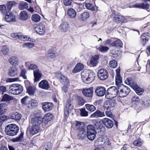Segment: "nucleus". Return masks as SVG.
<instances>
[{"instance_id":"f257e3e1","label":"nucleus","mask_w":150,"mask_h":150,"mask_svg":"<svg viewBox=\"0 0 150 150\" xmlns=\"http://www.w3.org/2000/svg\"><path fill=\"white\" fill-rule=\"evenodd\" d=\"M81 78L83 81L86 83H90L93 82L95 78L94 73L91 70H84L81 73Z\"/></svg>"},{"instance_id":"f03ea898","label":"nucleus","mask_w":150,"mask_h":150,"mask_svg":"<svg viewBox=\"0 0 150 150\" xmlns=\"http://www.w3.org/2000/svg\"><path fill=\"white\" fill-rule=\"evenodd\" d=\"M95 145L100 149L103 148L105 149L110 146L111 143L108 138L101 137L98 138L96 141Z\"/></svg>"},{"instance_id":"7ed1b4c3","label":"nucleus","mask_w":150,"mask_h":150,"mask_svg":"<svg viewBox=\"0 0 150 150\" xmlns=\"http://www.w3.org/2000/svg\"><path fill=\"white\" fill-rule=\"evenodd\" d=\"M19 128L16 125L11 124L7 125L5 127V132L7 135L14 136L18 132Z\"/></svg>"},{"instance_id":"20e7f679","label":"nucleus","mask_w":150,"mask_h":150,"mask_svg":"<svg viewBox=\"0 0 150 150\" xmlns=\"http://www.w3.org/2000/svg\"><path fill=\"white\" fill-rule=\"evenodd\" d=\"M23 87L18 84H13L11 85L9 87V92L13 95H18L23 91Z\"/></svg>"},{"instance_id":"39448f33","label":"nucleus","mask_w":150,"mask_h":150,"mask_svg":"<svg viewBox=\"0 0 150 150\" xmlns=\"http://www.w3.org/2000/svg\"><path fill=\"white\" fill-rule=\"evenodd\" d=\"M118 95V89L115 86H112L108 88L106 91L105 97L107 98H113Z\"/></svg>"},{"instance_id":"423d86ee","label":"nucleus","mask_w":150,"mask_h":150,"mask_svg":"<svg viewBox=\"0 0 150 150\" xmlns=\"http://www.w3.org/2000/svg\"><path fill=\"white\" fill-rule=\"evenodd\" d=\"M130 91V90L128 87L122 85L118 88V95L121 98L126 96Z\"/></svg>"},{"instance_id":"0eeeda50","label":"nucleus","mask_w":150,"mask_h":150,"mask_svg":"<svg viewBox=\"0 0 150 150\" xmlns=\"http://www.w3.org/2000/svg\"><path fill=\"white\" fill-rule=\"evenodd\" d=\"M116 105V101L114 99L108 100L104 103V109L107 110H113Z\"/></svg>"},{"instance_id":"6e6552de","label":"nucleus","mask_w":150,"mask_h":150,"mask_svg":"<svg viewBox=\"0 0 150 150\" xmlns=\"http://www.w3.org/2000/svg\"><path fill=\"white\" fill-rule=\"evenodd\" d=\"M45 24L44 22L39 23L35 28L36 32L40 35H44L45 31Z\"/></svg>"},{"instance_id":"1a4fd4ad","label":"nucleus","mask_w":150,"mask_h":150,"mask_svg":"<svg viewBox=\"0 0 150 150\" xmlns=\"http://www.w3.org/2000/svg\"><path fill=\"white\" fill-rule=\"evenodd\" d=\"M108 75L107 71L104 69H102L98 71V76L99 78L102 80L106 79Z\"/></svg>"},{"instance_id":"9d476101","label":"nucleus","mask_w":150,"mask_h":150,"mask_svg":"<svg viewBox=\"0 0 150 150\" xmlns=\"http://www.w3.org/2000/svg\"><path fill=\"white\" fill-rule=\"evenodd\" d=\"M105 88L102 86H99L96 87L95 93L98 96L102 97L105 93Z\"/></svg>"},{"instance_id":"9b49d317","label":"nucleus","mask_w":150,"mask_h":150,"mask_svg":"<svg viewBox=\"0 0 150 150\" xmlns=\"http://www.w3.org/2000/svg\"><path fill=\"white\" fill-rule=\"evenodd\" d=\"M72 101V99H69L68 100L66 104V106L65 107L64 110V114L66 116H67L69 115V110H70L73 108Z\"/></svg>"},{"instance_id":"f8f14e48","label":"nucleus","mask_w":150,"mask_h":150,"mask_svg":"<svg viewBox=\"0 0 150 150\" xmlns=\"http://www.w3.org/2000/svg\"><path fill=\"white\" fill-rule=\"evenodd\" d=\"M112 16H113L114 20L115 22L118 23H123L126 22V20L124 17L121 16L113 13Z\"/></svg>"},{"instance_id":"ddd939ff","label":"nucleus","mask_w":150,"mask_h":150,"mask_svg":"<svg viewBox=\"0 0 150 150\" xmlns=\"http://www.w3.org/2000/svg\"><path fill=\"white\" fill-rule=\"evenodd\" d=\"M43 118L40 117L33 118L32 119L31 123L32 125L40 127V124L42 122Z\"/></svg>"},{"instance_id":"4468645a","label":"nucleus","mask_w":150,"mask_h":150,"mask_svg":"<svg viewBox=\"0 0 150 150\" xmlns=\"http://www.w3.org/2000/svg\"><path fill=\"white\" fill-rule=\"evenodd\" d=\"M40 88L45 90H48L50 87V86L48 81L45 80H43L38 84Z\"/></svg>"},{"instance_id":"2eb2a0df","label":"nucleus","mask_w":150,"mask_h":150,"mask_svg":"<svg viewBox=\"0 0 150 150\" xmlns=\"http://www.w3.org/2000/svg\"><path fill=\"white\" fill-rule=\"evenodd\" d=\"M99 56L98 55H95L92 56L90 59L91 66L95 67L96 66L98 63V59Z\"/></svg>"},{"instance_id":"dca6fc26","label":"nucleus","mask_w":150,"mask_h":150,"mask_svg":"<svg viewBox=\"0 0 150 150\" xmlns=\"http://www.w3.org/2000/svg\"><path fill=\"white\" fill-rule=\"evenodd\" d=\"M82 92L85 96L91 98L93 93V88L92 87L84 88Z\"/></svg>"},{"instance_id":"f3484780","label":"nucleus","mask_w":150,"mask_h":150,"mask_svg":"<svg viewBox=\"0 0 150 150\" xmlns=\"http://www.w3.org/2000/svg\"><path fill=\"white\" fill-rule=\"evenodd\" d=\"M77 137L79 139L81 140H83L87 137V132L86 129H81L79 130Z\"/></svg>"},{"instance_id":"a211bd4d","label":"nucleus","mask_w":150,"mask_h":150,"mask_svg":"<svg viewBox=\"0 0 150 150\" xmlns=\"http://www.w3.org/2000/svg\"><path fill=\"white\" fill-rule=\"evenodd\" d=\"M5 18L6 21L8 22H14L16 20L15 16L13 13H9L8 12H7L5 15Z\"/></svg>"},{"instance_id":"6ab92c4d","label":"nucleus","mask_w":150,"mask_h":150,"mask_svg":"<svg viewBox=\"0 0 150 150\" xmlns=\"http://www.w3.org/2000/svg\"><path fill=\"white\" fill-rule=\"evenodd\" d=\"M102 121L104 125L108 128H111L113 125V122L108 118H103L102 120Z\"/></svg>"},{"instance_id":"aec40b11","label":"nucleus","mask_w":150,"mask_h":150,"mask_svg":"<svg viewBox=\"0 0 150 150\" xmlns=\"http://www.w3.org/2000/svg\"><path fill=\"white\" fill-rule=\"evenodd\" d=\"M42 107L44 111H49L52 110L53 107V105L51 102H45L43 103Z\"/></svg>"},{"instance_id":"412c9836","label":"nucleus","mask_w":150,"mask_h":150,"mask_svg":"<svg viewBox=\"0 0 150 150\" xmlns=\"http://www.w3.org/2000/svg\"><path fill=\"white\" fill-rule=\"evenodd\" d=\"M105 116L104 112L100 110H97L91 115V117L93 118H98L103 117Z\"/></svg>"},{"instance_id":"4be33fe9","label":"nucleus","mask_w":150,"mask_h":150,"mask_svg":"<svg viewBox=\"0 0 150 150\" xmlns=\"http://www.w3.org/2000/svg\"><path fill=\"white\" fill-rule=\"evenodd\" d=\"M33 74L34 76V82H36L39 81L42 76L41 71L38 69L34 70Z\"/></svg>"},{"instance_id":"5701e85b","label":"nucleus","mask_w":150,"mask_h":150,"mask_svg":"<svg viewBox=\"0 0 150 150\" xmlns=\"http://www.w3.org/2000/svg\"><path fill=\"white\" fill-rule=\"evenodd\" d=\"M18 70L15 67H10L9 69L8 74L11 76H16L18 75Z\"/></svg>"},{"instance_id":"b1692460","label":"nucleus","mask_w":150,"mask_h":150,"mask_svg":"<svg viewBox=\"0 0 150 150\" xmlns=\"http://www.w3.org/2000/svg\"><path fill=\"white\" fill-rule=\"evenodd\" d=\"M19 18L22 21H26L29 18V15L27 12L25 11H22L19 14Z\"/></svg>"},{"instance_id":"393cba45","label":"nucleus","mask_w":150,"mask_h":150,"mask_svg":"<svg viewBox=\"0 0 150 150\" xmlns=\"http://www.w3.org/2000/svg\"><path fill=\"white\" fill-rule=\"evenodd\" d=\"M125 82L126 84L129 85L132 88H136L137 84L136 83L134 82L131 77L127 78Z\"/></svg>"},{"instance_id":"a878e982","label":"nucleus","mask_w":150,"mask_h":150,"mask_svg":"<svg viewBox=\"0 0 150 150\" xmlns=\"http://www.w3.org/2000/svg\"><path fill=\"white\" fill-rule=\"evenodd\" d=\"M22 117L21 114L19 112H16L10 116V119L15 120L16 121H19Z\"/></svg>"},{"instance_id":"bb28decb","label":"nucleus","mask_w":150,"mask_h":150,"mask_svg":"<svg viewBox=\"0 0 150 150\" xmlns=\"http://www.w3.org/2000/svg\"><path fill=\"white\" fill-rule=\"evenodd\" d=\"M40 130V127L32 125L30 129V133L31 134L34 135L38 133Z\"/></svg>"},{"instance_id":"cd10ccee","label":"nucleus","mask_w":150,"mask_h":150,"mask_svg":"<svg viewBox=\"0 0 150 150\" xmlns=\"http://www.w3.org/2000/svg\"><path fill=\"white\" fill-rule=\"evenodd\" d=\"M110 46L116 47H121L123 45L122 41L119 39L112 42L110 45Z\"/></svg>"},{"instance_id":"c85d7f7f","label":"nucleus","mask_w":150,"mask_h":150,"mask_svg":"<svg viewBox=\"0 0 150 150\" xmlns=\"http://www.w3.org/2000/svg\"><path fill=\"white\" fill-rule=\"evenodd\" d=\"M13 97L7 94H5L2 96L1 102H7L13 100Z\"/></svg>"},{"instance_id":"c756f323","label":"nucleus","mask_w":150,"mask_h":150,"mask_svg":"<svg viewBox=\"0 0 150 150\" xmlns=\"http://www.w3.org/2000/svg\"><path fill=\"white\" fill-rule=\"evenodd\" d=\"M8 60L9 62L12 65L16 66L19 63L18 59L14 56L9 58Z\"/></svg>"},{"instance_id":"7c9ffc66","label":"nucleus","mask_w":150,"mask_h":150,"mask_svg":"<svg viewBox=\"0 0 150 150\" xmlns=\"http://www.w3.org/2000/svg\"><path fill=\"white\" fill-rule=\"evenodd\" d=\"M141 42H142L144 45L145 43L148 41L150 38V36L145 33H144L141 36Z\"/></svg>"},{"instance_id":"2f4dec72","label":"nucleus","mask_w":150,"mask_h":150,"mask_svg":"<svg viewBox=\"0 0 150 150\" xmlns=\"http://www.w3.org/2000/svg\"><path fill=\"white\" fill-rule=\"evenodd\" d=\"M83 68V65L81 63L77 64L73 70L74 73L79 72Z\"/></svg>"},{"instance_id":"473e14b6","label":"nucleus","mask_w":150,"mask_h":150,"mask_svg":"<svg viewBox=\"0 0 150 150\" xmlns=\"http://www.w3.org/2000/svg\"><path fill=\"white\" fill-rule=\"evenodd\" d=\"M67 14L69 18H73L76 17V11L74 9L69 8L68 10Z\"/></svg>"},{"instance_id":"72a5a7b5","label":"nucleus","mask_w":150,"mask_h":150,"mask_svg":"<svg viewBox=\"0 0 150 150\" xmlns=\"http://www.w3.org/2000/svg\"><path fill=\"white\" fill-rule=\"evenodd\" d=\"M25 66L28 69L34 70L38 69L37 66L35 64H31L30 62H27L25 63Z\"/></svg>"},{"instance_id":"f704fd0d","label":"nucleus","mask_w":150,"mask_h":150,"mask_svg":"<svg viewBox=\"0 0 150 150\" xmlns=\"http://www.w3.org/2000/svg\"><path fill=\"white\" fill-rule=\"evenodd\" d=\"M89 13L87 12H84L79 16V19L81 21H85L89 17Z\"/></svg>"},{"instance_id":"c9c22d12","label":"nucleus","mask_w":150,"mask_h":150,"mask_svg":"<svg viewBox=\"0 0 150 150\" xmlns=\"http://www.w3.org/2000/svg\"><path fill=\"white\" fill-rule=\"evenodd\" d=\"M52 117V115L50 113H47L44 116L43 121L45 120V124H46L51 120Z\"/></svg>"},{"instance_id":"e433bc0d","label":"nucleus","mask_w":150,"mask_h":150,"mask_svg":"<svg viewBox=\"0 0 150 150\" xmlns=\"http://www.w3.org/2000/svg\"><path fill=\"white\" fill-rule=\"evenodd\" d=\"M57 55V54L55 53L51 50H48L46 54V57L48 58H53Z\"/></svg>"},{"instance_id":"4c0bfd02","label":"nucleus","mask_w":150,"mask_h":150,"mask_svg":"<svg viewBox=\"0 0 150 150\" xmlns=\"http://www.w3.org/2000/svg\"><path fill=\"white\" fill-rule=\"evenodd\" d=\"M35 91V88L34 86H30L27 88V93L30 95L33 96Z\"/></svg>"},{"instance_id":"58836bf2","label":"nucleus","mask_w":150,"mask_h":150,"mask_svg":"<svg viewBox=\"0 0 150 150\" xmlns=\"http://www.w3.org/2000/svg\"><path fill=\"white\" fill-rule=\"evenodd\" d=\"M24 134L23 132H21L18 137L12 139V141L13 142H19L22 141L23 139Z\"/></svg>"},{"instance_id":"ea45409f","label":"nucleus","mask_w":150,"mask_h":150,"mask_svg":"<svg viewBox=\"0 0 150 150\" xmlns=\"http://www.w3.org/2000/svg\"><path fill=\"white\" fill-rule=\"evenodd\" d=\"M69 27V24L65 22L62 23L59 26L60 29L63 31H66L68 29Z\"/></svg>"},{"instance_id":"a19ab883","label":"nucleus","mask_w":150,"mask_h":150,"mask_svg":"<svg viewBox=\"0 0 150 150\" xmlns=\"http://www.w3.org/2000/svg\"><path fill=\"white\" fill-rule=\"evenodd\" d=\"M85 106L86 109L91 112H93L96 109V107L93 105L86 104L85 105Z\"/></svg>"},{"instance_id":"79ce46f5","label":"nucleus","mask_w":150,"mask_h":150,"mask_svg":"<svg viewBox=\"0 0 150 150\" xmlns=\"http://www.w3.org/2000/svg\"><path fill=\"white\" fill-rule=\"evenodd\" d=\"M87 133H96L95 128L93 125H88L87 126Z\"/></svg>"},{"instance_id":"37998d69","label":"nucleus","mask_w":150,"mask_h":150,"mask_svg":"<svg viewBox=\"0 0 150 150\" xmlns=\"http://www.w3.org/2000/svg\"><path fill=\"white\" fill-rule=\"evenodd\" d=\"M7 105V104L6 103H2L0 104V115H1L4 113L5 112V108Z\"/></svg>"},{"instance_id":"c03bdc74","label":"nucleus","mask_w":150,"mask_h":150,"mask_svg":"<svg viewBox=\"0 0 150 150\" xmlns=\"http://www.w3.org/2000/svg\"><path fill=\"white\" fill-rule=\"evenodd\" d=\"M37 102L36 100L33 99L30 100L28 104V107L30 108H32L37 105Z\"/></svg>"},{"instance_id":"a18cd8bd","label":"nucleus","mask_w":150,"mask_h":150,"mask_svg":"<svg viewBox=\"0 0 150 150\" xmlns=\"http://www.w3.org/2000/svg\"><path fill=\"white\" fill-rule=\"evenodd\" d=\"M31 18L32 21L35 22H38L40 21L41 18L38 14H35L32 16Z\"/></svg>"},{"instance_id":"49530a36","label":"nucleus","mask_w":150,"mask_h":150,"mask_svg":"<svg viewBox=\"0 0 150 150\" xmlns=\"http://www.w3.org/2000/svg\"><path fill=\"white\" fill-rule=\"evenodd\" d=\"M96 133H87V137L88 139L91 140H93L95 138Z\"/></svg>"},{"instance_id":"de8ad7c7","label":"nucleus","mask_w":150,"mask_h":150,"mask_svg":"<svg viewBox=\"0 0 150 150\" xmlns=\"http://www.w3.org/2000/svg\"><path fill=\"white\" fill-rule=\"evenodd\" d=\"M18 39L21 40L23 41H31V39L30 38L28 37L27 36L24 35H23L19 33Z\"/></svg>"},{"instance_id":"09e8293b","label":"nucleus","mask_w":150,"mask_h":150,"mask_svg":"<svg viewBox=\"0 0 150 150\" xmlns=\"http://www.w3.org/2000/svg\"><path fill=\"white\" fill-rule=\"evenodd\" d=\"M134 90L136 93L138 95L142 94L143 92V90L142 89L139 88L137 85L136 88H133Z\"/></svg>"},{"instance_id":"8fccbe9b","label":"nucleus","mask_w":150,"mask_h":150,"mask_svg":"<svg viewBox=\"0 0 150 150\" xmlns=\"http://www.w3.org/2000/svg\"><path fill=\"white\" fill-rule=\"evenodd\" d=\"M30 99L28 96H26L21 100V103L25 105L28 104L30 100Z\"/></svg>"},{"instance_id":"3c124183","label":"nucleus","mask_w":150,"mask_h":150,"mask_svg":"<svg viewBox=\"0 0 150 150\" xmlns=\"http://www.w3.org/2000/svg\"><path fill=\"white\" fill-rule=\"evenodd\" d=\"M80 114L81 116L86 117L88 115V112L85 108H82L80 110Z\"/></svg>"},{"instance_id":"603ef678","label":"nucleus","mask_w":150,"mask_h":150,"mask_svg":"<svg viewBox=\"0 0 150 150\" xmlns=\"http://www.w3.org/2000/svg\"><path fill=\"white\" fill-rule=\"evenodd\" d=\"M85 6L88 9L92 11L95 10V7L92 4L90 3H86L85 4Z\"/></svg>"},{"instance_id":"864d4df0","label":"nucleus","mask_w":150,"mask_h":150,"mask_svg":"<svg viewBox=\"0 0 150 150\" xmlns=\"http://www.w3.org/2000/svg\"><path fill=\"white\" fill-rule=\"evenodd\" d=\"M132 100L133 104L137 105L140 101V100L138 96H135L132 98Z\"/></svg>"},{"instance_id":"5fc2aeb1","label":"nucleus","mask_w":150,"mask_h":150,"mask_svg":"<svg viewBox=\"0 0 150 150\" xmlns=\"http://www.w3.org/2000/svg\"><path fill=\"white\" fill-rule=\"evenodd\" d=\"M9 51L8 48L6 46L4 45L2 47L1 51L3 54L6 55Z\"/></svg>"},{"instance_id":"6e6d98bb","label":"nucleus","mask_w":150,"mask_h":150,"mask_svg":"<svg viewBox=\"0 0 150 150\" xmlns=\"http://www.w3.org/2000/svg\"><path fill=\"white\" fill-rule=\"evenodd\" d=\"M16 3L14 1H9L7 4V12H9L11 9V8L13 6L15 5Z\"/></svg>"},{"instance_id":"4d7b16f0","label":"nucleus","mask_w":150,"mask_h":150,"mask_svg":"<svg viewBox=\"0 0 150 150\" xmlns=\"http://www.w3.org/2000/svg\"><path fill=\"white\" fill-rule=\"evenodd\" d=\"M77 101L78 105L80 106H82L84 105L85 103L84 100L81 97H78Z\"/></svg>"},{"instance_id":"13d9d810","label":"nucleus","mask_w":150,"mask_h":150,"mask_svg":"<svg viewBox=\"0 0 150 150\" xmlns=\"http://www.w3.org/2000/svg\"><path fill=\"white\" fill-rule=\"evenodd\" d=\"M34 46V44L33 42H28L24 44L23 45V47H27L29 48H32Z\"/></svg>"},{"instance_id":"bf43d9fd","label":"nucleus","mask_w":150,"mask_h":150,"mask_svg":"<svg viewBox=\"0 0 150 150\" xmlns=\"http://www.w3.org/2000/svg\"><path fill=\"white\" fill-rule=\"evenodd\" d=\"M121 78L120 75H116L115 77V83L117 86H118L119 84L122 82Z\"/></svg>"},{"instance_id":"052dcab7","label":"nucleus","mask_w":150,"mask_h":150,"mask_svg":"<svg viewBox=\"0 0 150 150\" xmlns=\"http://www.w3.org/2000/svg\"><path fill=\"white\" fill-rule=\"evenodd\" d=\"M109 65L110 67L114 68L117 66V63L116 61L115 60H112L109 62Z\"/></svg>"},{"instance_id":"680f3d73","label":"nucleus","mask_w":150,"mask_h":150,"mask_svg":"<svg viewBox=\"0 0 150 150\" xmlns=\"http://www.w3.org/2000/svg\"><path fill=\"white\" fill-rule=\"evenodd\" d=\"M28 4L25 2H23L20 4L19 8L21 10H23L28 8Z\"/></svg>"},{"instance_id":"e2e57ef3","label":"nucleus","mask_w":150,"mask_h":150,"mask_svg":"<svg viewBox=\"0 0 150 150\" xmlns=\"http://www.w3.org/2000/svg\"><path fill=\"white\" fill-rule=\"evenodd\" d=\"M0 11L3 13H7L6 8V7L4 5H0Z\"/></svg>"},{"instance_id":"0e129e2a","label":"nucleus","mask_w":150,"mask_h":150,"mask_svg":"<svg viewBox=\"0 0 150 150\" xmlns=\"http://www.w3.org/2000/svg\"><path fill=\"white\" fill-rule=\"evenodd\" d=\"M98 49L102 52H106L109 50L108 47L100 46L98 47Z\"/></svg>"},{"instance_id":"69168bd1","label":"nucleus","mask_w":150,"mask_h":150,"mask_svg":"<svg viewBox=\"0 0 150 150\" xmlns=\"http://www.w3.org/2000/svg\"><path fill=\"white\" fill-rule=\"evenodd\" d=\"M52 149V146L50 143H47L44 146L43 149H45V150H51Z\"/></svg>"},{"instance_id":"338daca9","label":"nucleus","mask_w":150,"mask_h":150,"mask_svg":"<svg viewBox=\"0 0 150 150\" xmlns=\"http://www.w3.org/2000/svg\"><path fill=\"white\" fill-rule=\"evenodd\" d=\"M75 128L79 130L81 129L84 128L82 127L81 123L79 122L76 121L75 124Z\"/></svg>"},{"instance_id":"774afa93","label":"nucleus","mask_w":150,"mask_h":150,"mask_svg":"<svg viewBox=\"0 0 150 150\" xmlns=\"http://www.w3.org/2000/svg\"><path fill=\"white\" fill-rule=\"evenodd\" d=\"M60 79L62 82L66 83V84H67L68 83V80L67 78L64 76L62 75L60 76Z\"/></svg>"}]
</instances>
